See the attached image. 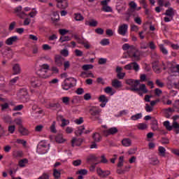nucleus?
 <instances>
[{
  "label": "nucleus",
  "mask_w": 179,
  "mask_h": 179,
  "mask_svg": "<svg viewBox=\"0 0 179 179\" xmlns=\"http://www.w3.org/2000/svg\"><path fill=\"white\" fill-rule=\"evenodd\" d=\"M51 20L53 22H58V20H59V14L58 13V11L53 12L51 14Z\"/></svg>",
  "instance_id": "nucleus-27"
},
{
  "label": "nucleus",
  "mask_w": 179,
  "mask_h": 179,
  "mask_svg": "<svg viewBox=\"0 0 179 179\" xmlns=\"http://www.w3.org/2000/svg\"><path fill=\"white\" fill-rule=\"evenodd\" d=\"M159 152L160 153L161 156H166V148L164 147L160 146L159 148Z\"/></svg>",
  "instance_id": "nucleus-53"
},
{
  "label": "nucleus",
  "mask_w": 179,
  "mask_h": 179,
  "mask_svg": "<svg viewBox=\"0 0 179 179\" xmlns=\"http://www.w3.org/2000/svg\"><path fill=\"white\" fill-rule=\"evenodd\" d=\"M98 100L99 103H101L99 105L101 108H104V107H106V106H107V103H108V99L107 98V96H106V95L99 96Z\"/></svg>",
  "instance_id": "nucleus-13"
},
{
  "label": "nucleus",
  "mask_w": 179,
  "mask_h": 179,
  "mask_svg": "<svg viewBox=\"0 0 179 179\" xmlns=\"http://www.w3.org/2000/svg\"><path fill=\"white\" fill-rule=\"evenodd\" d=\"M73 166H74L75 167H78V166H80V164H82V160L80 159H77V160H74L73 161Z\"/></svg>",
  "instance_id": "nucleus-59"
},
{
  "label": "nucleus",
  "mask_w": 179,
  "mask_h": 179,
  "mask_svg": "<svg viewBox=\"0 0 179 179\" xmlns=\"http://www.w3.org/2000/svg\"><path fill=\"white\" fill-rule=\"evenodd\" d=\"M13 157H23V151L22 150H15L13 152Z\"/></svg>",
  "instance_id": "nucleus-34"
},
{
  "label": "nucleus",
  "mask_w": 179,
  "mask_h": 179,
  "mask_svg": "<svg viewBox=\"0 0 179 179\" xmlns=\"http://www.w3.org/2000/svg\"><path fill=\"white\" fill-rule=\"evenodd\" d=\"M76 85V79L74 78H66L62 84L63 90H69Z\"/></svg>",
  "instance_id": "nucleus-5"
},
{
  "label": "nucleus",
  "mask_w": 179,
  "mask_h": 179,
  "mask_svg": "<svg viewBox=\"0 0 179 179\" xmlns=\"http://www.w3.org/2000/svg\"><path fill=\"white\" fill-rule=\"evenodd\" d=\"M151 128L152 131H159V125L157 120L154 119L152 120Z\"/></svg>",
  "instance_id": "nucleus-32"
},
{
  "label": "nucleus",
  "mask_w": 179,
  "mask_h": 179,
  "mask_svg": "<svg viewBox=\"0 0 179 179\" xmlns=\"http://www.w3.org/2000/svg\"><path fill=\"white\" fill-rule=\"evenodd\" d=\"M82 142H83L82 138H73L71 141V145L73 147L80 146V145H82Z\"/></svg>",
  "instance_id": "nucleus-21"
},
{
  "label": "nucleus",
  "mask_w": 179,
  "mask_h": 179,
  "mask_svg": "<svg viewBox=\"0 0 179 179\" xmlns=\"http://www.w3.org/2000/svg\"><path fill=\"white\" fill-rule=\"evenodd\" d=\"M171 72H179V64L173 66L172 69H171Z\"/></svg>",
  "instance_id": "nucleus-64"
},
{
  "label": "nucleus",
  "mask_w": 179,
  "mask_h": 179,
  "mask_svg": "<svg viewBox=\"0 0 179 179\" xmlns=\"http://www.w3.org/2000/svg\"><path fill=\"white\" fill-rule=\"evenodd\" d=\"M92 138L94 142H100L101 141V136L99 133H95L92 135Z\"/></svg>",
  "instance_id": "nucleus-36"
},
{
  "label": "nucleus",
  "mask_w": 179,
  "mask_h": 179,
  "mask_svg": "<svg viewBox=\"0 0 179 179\" xmlns=\"http://www.w3.org/2000/svg\"><path fill=\"white\" fill-rule=\"evenodd\" d=\"M56 123L53 122L50 126V131L52 134H57V129L55 128Z\"/></svg>",
  "instance_id": "nucleus-51"
},
{
  "label": "nucleus",
  "mask_w": 179,
  "mask_h": 179,
  "mask_svg": "<svg viewBox=\"0 0 179 179\" xmlns=\"http://www.w3.org/2000/svg\"><path fill=\"white\" fill-rule=\"evenodd\" d=\"M16 131V126L11 124L8 126V131L9 134H15V131Z\"/></svg>",
  "instance_id": "nucleus-42"
},
{
  "label": "nucleus",
  "mask_w": 179,
  "mask_h": 179,
  "mask_svg": "<svg viewBox=\"0 0 179 179\" xmlns=\"http://www.w3.org/2000/svg\"><path fill=\"white\" fill-rule=\"evenodd\" d=\"M59 34L62 36H65V34H68L69 33V30L65 29H62L59 30Z\"/></svg>",
  "instance_id": "nucleus-60"
},
{
  "label": "nucleus",
  "mask_w": 179,
  "mask_h": 179,
  "mask_svg": "<svg viewBox=\"0 0 179 179\" xmlns=\"http://www.w3.org/2000/svg\"><path fill=\"white\" fill-rule=\"evenodd\" d=\"M14 122L16 124V125H20V127H22V124H23V120H22V118L17 117L14 120Z\"/></svg>",
  "instance_id": "nucleus-52"
},
{
  "label": "nucleus",
  "mask_w": 179,
  "mask_h": 179,
  "mask_svg": "<svg viewBox=\"0 0 179 179\" xmlns=\"http://www.w3.org/2000/svg\"><path fill=\"white\" fill-rule=\"evenodd\" d=\"M68 6L69 3L67 0H63L62 1H60L59 3H57V8L59 9H66Z\"/></svg>",
  "instance_id": "nucleus-22"
},
{
  "label": "nucleus",
  "mask_w": 179,
  "mask_h": 179,
  "mask_svg": "<svg viewBox=\"0 0 179 179\" xmlns=\"http://www.w3.org/2000/svg\"><path fill=\"white\" fill-rule=\"evenodd\" d=\"M164 125L165 128H166V129H168V131H171V129H173V127L170 125V122H169V121H165L164 122Z\"/></svg>",
  "instance_id": "nucleus-50"
},
{
  "label": "nucleus",
  "mask_w": 179,
  "mask_h": 179,
  "mask_svg": "<svg viewBox=\"0 0 179 179\" xmlns=\"http://www.w3.org/2000/svg\"><path fill=\"white\" fill-rule=\"evenodd\" d=\"M96 173L98 176L101 177V178H106V177H108V176H110V171H103L101 168H97Z\"/></svg>",
  "instance_id": "nucleus-12"
},
{
  "label": "nucleus",
  "mask_w": 179,
  "mask_h": 179,
  "mask_svg": "<svg viewBox=\"0 0 179 179\" xmlns=\"http://www.w3.org/2000/svg\"><path fill=\"white\" fill-rule=\"evenodd\" d=\"M134 92H138L140 96H143V94L148 93V89H146L145 84H141L139 85V87L137 86L134 88Z\"/></svg>",
  "instance_id": "nucleus-11"
},
{
  "label": "nucleus",
  "mask_w": 179,
  "mask_h": 179,
  "mask_svg": "<svg viewBox=\"0 0 179 179\" xmlns=\"http://www.w3.org/2000/svg\"><path fill=\"white\" fill-rule=\"evenodd\" d=\"M98 159H99V157H97L96 155H91L88 156V157L87 158V162H97Z\"/></svg>",
  "instance_id": "nucleus-39"
},
{
  "label": "nucleus",
  "mask_w": 179,
  "mask_h": 179,
  "mask_svg": "<svg viewBox=\"0 0 179 179\" xmlns=\"http://www.w3.org/2000/svg\"><path fill=\"white\" fill-rule=\"evenodd\" d=\"M60 54L63 57H68L69 55V50L68 49H63L60 51Z\"/></svg>",
  "instance_id": "nucleus-49"
},
{
  "label": "nucleus",
  "mask_w": 179,
  "mask_h": 179,
  "mask_svg": "<svg viewBox=\"0 0 179 179\" xmlns=\"http://www.w3.org/2000/svg\"><path fill=\"white\" fill-rule=\"evenodd\" d=\"M99 163H103V164H107L108 163V159L106 158L104 155L101 156V160Z\"/></svg>",
  "instance_id": "nucleus-48"
},
{
  "label": "nucleus",
  "mask_w": 179,
  "mask_h": 179,
  "mask_svg": "<svg viewBox=\"0 0 179 179\" xmlns=\"http://www.w3.org/2000/svg\"><path fill=\"white\" fill-rule=\"evenodd\" d=\"M36 114H38V115H44V110L41 108H39L36 111H35Z\"/></svg>",
  "instance_id": "nucleus-63"
},
{
  "label": "nucleus",
  "mask_w": 179,
  "mask_h": 179,
  "mask_svg": "<svg viewBox=\"0 0 179 179\" xmlns=\"http://www.w3.org/2000/svg\"><path fill=\"white\" fill-rule=\"evenodd\" d=\"M127 85H129V86H131V90H135V87L137 86H139L141 83V80H133V79H128L126 80Z\"/></svg>",
  "instance_id": "nucleus-9"
},
{
  "label": "nucleus",
  "mask_w": 179,
  "mask_h": 179,
  "mask_svg": "<svg viewBox=\"0 0 179 179\" xmlns=\"http://www.w3.org/2000/svg\"><path fill=\"white\" fill-rule=\"evenodd\" d=\"M48 71H50V65L43 64L40 66V69L38 71V75L43 79H47V78H50V75H48Z\"/></svg>",
  "instance_id": "nucleus-4"
},
{
  "label": "nucleus",
  "mask_w": 179,
  "mask_h": 179,
  "mask_svg": "<svg viewBox=\"0 0 179 179\" xmlns=\"http://www.w3.org/2000/svg\"><path fill=\"white\" fill-rule=\"evenodd\" d=\"M19 42V36H13L7 38L5 41L6 45H13V44H16Z\"/></svg>",
  "instance_id": "nucleus-10"
},
{
  "label": "nucleus",
  "mask_w": 179,
  "mask_h": 179,
  "mask_svg": "<svg viewBox=\"0 0 179 179\" xmlns=\"http://www.w3.org/2000/svg\"><path fill=\"white\" fill-rule=\"evenodd\" d=\"M173 107L176 108V113H179V100L175 101Z\"/></svg>",
  "instance_id": "nucleus-62"
},
{
  "label": "nucleus",
  "mask_w": 179,
  "mask_h": 179,
  "mask_svg": "<svg viewBox=\"0 0 179 179\" xmlns=\"http://www.w3.org/2000/svg\"><path fill=\"white\" fill-rule=\"evenodd\" d=\"M100 44L101 45H108V44H110V40L108 38L102 39L100 42Z\"/></svg>",
  "instance_id": "nucleus-55"
},
{
  "label": "nucleus",
  "mask_w": 179,
  "mask_h": 179,
  "mask_svg": "<svg viewBox=\"0 0 179 179\" xmlns=\"http://www.w3.org/2000/svg\"><path fill=\"white\" fill-rule=\"evenodd\" d=\"M164 15H166V16H169L171 17H173V16H174V10L173 8H169L168 10H166Z\"/></svg>",
  "instance_id": "nucleus-37"
},
{
  "label": "nucleus",
  "mask_w": 179,
  "mask_h": 179,
  "mask_svg": "<svg viewBox=\"0 0 179 179\" xmlns=\"http://www.w3.org/2000/svg\"><path fill=\"white\" fill-rule=\"evenodd\" d=\"M124 69H126V71H131L134 69V71H136V72H138V71H139L140 69L139 64H138V63L135 62L127 64L126 66H124Z\"/></svg>",
  "instance_id": "nucleus-7"
},
{
  "label": "nucleus",
  "mask_w": 179,
  "mask_h": 179,
  "mask_svg": "<svg viewBox=\"0 0 179 179\" xmlns=\"http://www.w3.org/2000/svg\"><path fill=\"white\" fill-rule=\"evenodd\" d=\"M87 173H89V171L87 169H80L76 172V174L78 175V179H83L85 178L84 176H87Z\"/></svg>",
  "instance_id": "nucleus-17"
},
{
  "label": "nucleus",
  "mask_w": 179,
  "mask_h": 179,
  "mask_svg": "<svg viewBox=\"0 0 179 179\" xmlns=\"http://www.w3.org/2000/svg\"><path fill=\"white\" fill-rule=\"evenodd\" d=\"M117 33L120 36H127V33H128V24H122L119 26L117 29Z\"/></svg>",
  "instance_id": "nucleus-8"
},
{
  "label": "nucleus",
  "mask_w": 179,
  "mask_h": 179,
  "mask_svg": "<svg viewBox=\"0 0 179 179\" xmlns=\"http://www.w3.org/2000/svg\"><path fill=\"white\" fill-rule=\"evenodd\" d=\"M85 26H90V27H96L99 24V22L94 19L85 21Z\"/></svg>",
  "instance_id": "nucleus-18"
},
{
  "label": "nucleus",
  "mask_w": 179,
  "mask_h": 179,
  "mask_svg": "<svg viewBox=\"0 0 179 179\" xmlns=\"http://www.w3.org/2000/svg\"><path fill=\"white\" fill-rule=\"evenodd\" d=\"M138 129H140L141 131H143L145 129H148V124L146 123H138L136 125Z\"/></svg>",
  "instance_id": "nucleus-35"
},
{
  "label": "nucleus",
  "mask_w": 179,
  "mask_h": 179,
  "mask_svg": "<svg viewBox=\"0 0 179 179\" xmlns=\"http://www.w3.org/2000/svg\"><path fill=\"white\" fill-rule=\"evenodd\" d=\"M168 79L171 82V85H173L174 86H178V81H177V78L173 76H170Z\"/></svg>",
  "instance_id": "nucleus-30"
},
{
  "label": "nucleus",
  "mask_w": 179,
  "mask_h": 179,
  "mask_svg": "<svg viewBox=\"0 0 179 179\" xmlns=\"http://www.w3.org/2000/svg\"><path fill=\"white\" fill-rule=\"evenodd\" d=\"M142 117H143L142 113H137L136 115H133L130 117V120L131 121H138V120H141V118H142Z\"/></svg>",
  "instance_id": "nucleus-33"
},
{
  "label": "nucleus",
  "mask_w": 179,
  "mask_h": 179,
  "mask_svg": "<svg viewBox=\"0 0 179 179\" xmlns=\"http://www.w3.org/2000/svg\"><path fill=\"white\" fill-rule=\"evenodd\" d=\"M103 90L105 93H106L107 94H110V96H114V94H115L116 93L115 90H113V87H106V88H104Z\"/></svg>",
  "instance_id": "nucleus-25"
},
{
  "label": "nucleus",
  "mask_w": 179,
  "mask_h": 179,
  "mask_svg": "<svg viewBox=\"0 0 179 179\" xmlns=\"http://www.w3.org/2000/svg\"><path fill=\"white\" fill-rule=\"evenodd\" d=\"M37 10H36V8H33L32 10L29 13V16H30V17H36V16H37Z\"/></svg>",
  "instance_id": "nucleus-47"
},
{
  "label": "nucleus",
  "mask_w": 179,
  "mask_h": 179,
  "mask_svg": "<svg viewBox=\"0 0 179 179\" xmlns=\"http://www.w3.org/2000/svg\"><path fill=\"white\" fill-rule=\"evenodd\" d=\"M122 143L123 146L128 148V147L131 146L132 142L131 141V140L129 138H124L122 141Z\"/></svg>",
  "instance_id": "nucleus-31"
},
{
  "label": "nucleus",
  "mask_w": 179,
  "mask_h": 179,
  "mask_svg": "<svg viewBox=\"0 0 179 179\" xmlns=\"http://www.w3.org/2000/svg\"><path fill=\"white\" fill-rule=\"evenodd\" d=\"M62 56L59 55H57L55 56V65H57V66H62Z\"/></svg>",
  "instance_id": "nucleus-20"
},
{
  "label": "nucleus",
  "mask_w": 179,
  "mask_h": 179,
  "mask_svg": "<svg viewBox=\"0 0 179 179\" xmlns=\"http://www.w3.org/2000/svg\"><path fill=\"white\" fill-rule=\"evenodd\" d=\"M118 132V129L116 127H111L108 129H106L103 131V135L105 136H108L109 135H114Z\"/></svg>",
  "instance_id": "nucleus-14"
},
{
  "label": "nucleus",
  "mask_w": 179,
  "mask_h": 179,
  "mask_svg": "<svg viewBox=\"0 0 179 179\" xmlns=\"http://www.w3.org/2000/svg\"><path fill=\"white\" fill-rule=\"evenodd\" d=\"M13 75H20V72H22V68L20 67V64H15L13 66Z\"/></svg>",
  "instance_id": "nucleus-19"
},
{
  "label": "nucleus",
  "mask_w": 179,
  "mask_h": 179,
  "mask_svg": "<svg viewBox=\"0 0 179 179\" xmlns=\"http://www.w3.org/2000/svg\"><path fill=\"white\" fill-rule=\"evenodd\" d=\"M74 19L76 20V22H82V20H85V17H83L80 13H76L74 14Z\"/></svg>",
  "instance_id": "nucleus-38"
},
{
  "label": "nucleus",
  "mask_w": 179,
  "mask_h": 179,
  "mask_svg": "<svg viewBox=\"0 0 179 179\" xmlns=\"http://www.w3.org/2000/svg\"><path fill=\"white\" fill-rule=\"evenodd\" d=\"M42 85L41 80L37 77H33L30 80V86L33 89H38Z\"/></svg>",
  "instance_id": "nucleus-6"
},
{
  "label": "nucleus",
  "mask_w": 179,
  "mask_h": 179,
  "mask_svg": "<svg viewBox=\"0 0 179 179\" xmlns=\"http://www.w3.org/2000/svg\"><path fill=\"white\" fill-rule=\"evenodd\" d=\"M131 31L137 33L139 31V27L135 24H132L131 25Z\"/></svg>",
  "instance_id": "nucleus-61"
},
{
  "label": "nucleus",
  "mask_w": 179,
  "mask_h": 179,
  "mask_svg": "<svg viewBox=\"0 0 179 179\" xmlns=\"http://www.w3.org/2000/svg\"><path fill=\"white\" fill-rule=\"evenodd\" d=\"M38 179H50V175L48 173H43Z\"/></svg>",
  "instance_id": "nucleus-58"
},
{
  "label": "nucleus",
  "mask_w": 179,
  "mask_h": 179,
  "mask_svg": "<svg viewBox=\"0 0 179 179\" xmlns=\"http://www.w3.org/2000/svg\"><path fill=\"white\" fill-rule=\"evenodd\" d=\"M101 108L99 106H92L90 108V113L92 120L94 121H98V122H103V119H101Z\"/></svg>",
  "instance_id": "nucleus-2"
},
{
  "label": "nucleus",
  "mask_w": 179,
  "mask_h": 179,
  "mask_svg": "<svg viewBox=\"0 0 179 179\" xmlns=\"http://www.w3.org/2000/svg\"><path fill=\"white\" fill-rule=\"evenodd\" d=\"M50 150V144L46 141H41L36 149V152L38 155H45Z\"/></svg>",
  "instance_id": "nucleus-3"
},
{
  "label": "nucleus",
  "mask_w": 179,
  "mask_h": 179,
  "mask_svg": "<svg viewBox=\"0 0 179 179\" xmlns=\"http://www.w3.org/2000/svg\"><path fill=\"white\" fill-rule=\"evenodd\" d=\"M112 86L115 89H118L120 87H122V83L117 79H115L112 80Z\"/></svg>",
  "instance_id": "nucleus-23"
},
{
  "label": "nucleus",
  "mask_w": 179,
  "mask_h": 179,
  "mask_svg": "<svg viewBox=\"0 0 179 179\" xmlns=\"http://www.w3.org/2000/svg\"><path fill=\"white\" fill-rule=\"evenodd\" d=\"M83 71H89V69H93V65L92 64H85L83 66Z\"/></svg>",
  "instance_id": "nucleus-56"
},
{
  "label": "nucleus",
  "mask_w": 179,
  "mask_h": 179,
  "mask_svg": "<svg viewBox=\"0 0 179 179\" xmlns=\"http://www.w3.org/2000/svg\"><path fill=\"white\" fill-rule=\"evenodd\" d=\"M19 132L21 134V135L26 136V135L29 134V130H27V129L24 128V127L20 126L19 127Z\"/></svg>",
  "instance_id": "nucleus-29"
},
{
  "label": "nucleus",
  "mask_w": 179,
  "mask_h": 179,
  "mask_svg": "<svg viewBox=\"0 0 179 179\" xmlns=\"http://www.w3.org/2000/svg\"><path fill=\"white\" fill-rule=\"evenodd\" d=\"M71 99L69 96H64L62 98V101L65 104L66 106H69V101Z\"/></svg>",
  "instance_id": "nucleus-44"
},
{
  "label": "nucleus",
  "mask_w": 179,
  "mask_h": 179,
  "mask_svg": "<svg viewBox=\"0 0 179 179\" xmlns=\"http://www.w3.org/2000/svg\"><path fill=\"white\" fill-rule=\"evenodd\" d=\"M124 166V156L120 157L117 167H122Z\"/></svg>",
  "instance_id": "nucleus-57"
},
{
  "label": "nucleus",
  "mask_w": 179,
  "mask_h": 179,
  "mask_svg": "<svg viewBox=\"0 0 179 179\" xmlns=\"http://www.w3.org/2000/svg\"><path fill=\"white\" fill-rule=\"evenodd\" d=\"M159 49H160V51L162 52V54H164V55H167V54H169V51L167 50L166 47H164V45L162 44L159 45Z\"/></svg>",
  "instance_id": "nucleus-40"
},
{
  "label": "nucleus",
  "mask_w": 179,
  "mask_h": 179,
  "mask_svg": "<svg viewBox=\"0 0 179 179\" xmlns=\"http://www.w3.org/2000/svg\"><path fill=\"white\" fill-rule=\"evenodd\" d=\"M102 9L103 12H113V8L110 6H103Z\"/></svg>",
  "instance_id": "nucleus-54"
},
{
  "label": "nucleus",
  "mask_w": 179,
  "mask_h": 179,
  "mask_svg": "<svg viewBox=\"0 0 179 179\" xmlns=\"http://www.w3.org/2000/svg\"><path fill=\"white\" fill-rule=\"evenodd\" d=\"M89 130H85V126H80L77 128L75 131L76 135L79 136L82 135V134H89Z\"/></svg>",
  "instance_id": "nucleus-15"
},
{
  "label": "nucleus",
  "mask_w": 179,
  "mask_h": 179,
  "mask_svg": "<svg viewBox=\"0 0 179 179\" xmlns=\"http://www.w3.org/2000/svg\"><path fill=\"white\" fill-rule=\"evenodd\" d=\"M57 120H58V121L62 122L61 127L62 128H64V127H66V125H69V124H70L69 120H66L65 118H64V117L62 115H59L57 117Z\"/></svg>",
  "instance_id": "nucleus-16"
},
{
  "label": "nucleus",
  "mask_w": 179,
  "mask_h": 179,
  "mask_svg": "<svg viewBox=\"0 0 179 179\" xmlns=\"http://www.w3.org/2000/svg\"><path fill=\"white\" fill-rule=\"evenodd\" d=\"M59 41L60 43H65V41H71V38L68 36H61Z\"/></svg>",
  "instance_id": "nucleus-45"
},
{
  "label": "nucleus",
  "mask_w": 179,
  "mask_h": 179,
  "mask_svg": "<svg viewBox=\"0 0 179 179\" xmlns=\"http://www.w3.org/2000/svg\"><path fill=\"white\" fill-rule=\"evenodd\" d=\"M55 141L57 143H64L66 142V139L64 138L62 134H58L55 138Z\"/></svg>",
  "instance_id": "nucleus-24"
},
{
  "label": "nucleus",
  "mask_w": 179,
  "mask_h": 179,
  "mask_svg": "<svg viewBox=\"0 0 179 179\" xmlns=\"http://www.w3.org/2000/svg\"><path fill=\"white\" fill-rule=\"evenodd\" d=\"M29 159L24 158L19 161L18 166L20 167H26V165L28 164Z\"/></svg>",
  "instance_id": "nucleus-28"
},
{
  "label": "nucleus",
  "mask_w": 179,
  "mask_h": 179,
  "mask_svg": "<svg viewBox=\"0 0 179 179\" xmlns=\"http://www.w3.org/2000/svg\"><path fill=\"white\" fill-rule=\"evenodd\" d=\"M27 90L25 89L21 90L19 93V96H21V99H23V97H27Z\"/></svg>",
  "instance_id": "nucleus-41"
},
{
  "label": "nucleus",
  "mask_w": 179,
  "mask_h": 179,
  "mask_svg": "<svg viewBox=\"0 0 179 179\" xmlns=\"http://www.w3.org/2000/svg\"><path fill=\"white\" fill-rule=\"evenodd\" d=\"M145 109L147 113H152V111H153L154 107L149 105L148 103H146Z\"/></svg>",
  "instance_id": "nucleus-46"
},
{
  "label": "nucleus",
  "mask_w": 179,
  "mask_h": 179,
  "mask_svg": "<svg viewBox=\"0 0 179 179\" xmlns=\"http://www.w3.org/2000/svg\"><path fill=\"white\" fill-rule=\"evenodd\" d=\"M150 162L151 164H153V166H156V164H159V159L156 157L150 158Z\"/></svg>",
  "instance_id": "nucleus-43"
},
{
  "label": "nucleus",
  "mask_w": 179,
  "mask_h": 179,
  "mask_svg": "<svg viewBox=\"0 0 179 179\" xmlns=\"http://www.w3.org/2000/svg\"><path fill=\"white\" fill-rule=\"evenodd\" d=\"M77 40L80 44L84 45L85 48H87V49L90 48V45L89 44V42L87 41L85 39H80V38H78Z\"/></svg>",
  "instance_id": "nucleus-26"
},
{
  "label": "nucleus",
  "mask_w": 179,
  "mask_h": 179,
  "mask_svg": "<svg viewBox=\"0 0 179 179\" xmlns=\"http://www.w3.org/2000/svg\"><path fill=\"white\" fill-rule=\"evenodd\" d=\"M122 50H124V51H127V53L128 54L129 57H130V58H133L134 61H139L141 52L136 50L135 46L129 45L128 43H124L122 45Z\"/></svg>",
  "instance_id": "nucleus-1"
}]
</instances>
